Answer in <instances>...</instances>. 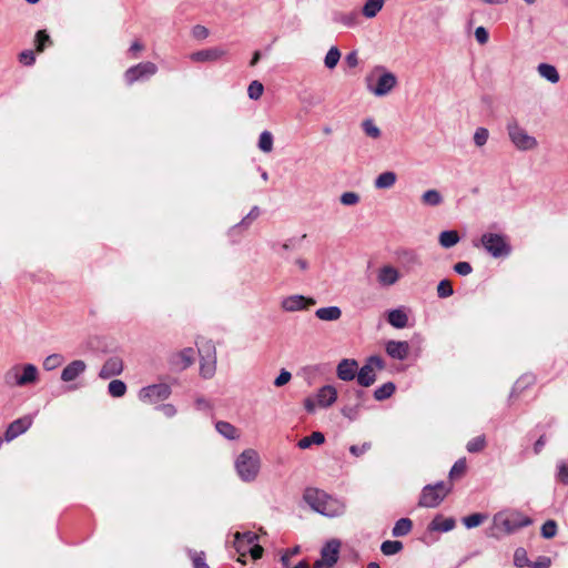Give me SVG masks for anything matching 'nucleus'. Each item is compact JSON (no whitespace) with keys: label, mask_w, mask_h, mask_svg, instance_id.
I'll use <instances>...</instances> for the list:
<instances>
[{"label":"nucleus","mask_w":568,"mask_h":568,"mask_svg":"<svg viewBox=\"0 0 568 568\" xmlns=\"http://www.w3.org/2000/svg\"><path fill=\"white\" fill-rule=\"evenodd\" d=\"M304 500L314 511L326 517H337L345 511V504L342 500L316 488H307Z\"/></svg>","instance_id":"1"},{"label":"nucleus","mask_w":568,"mask_h":568,"mask_svg":"<svg viewBox=\"0 0 568 568\" xmlns=\"http://www.w3.org/2000/svg\"><path fill=\"white\" fill-rule=\"evenodd\" d=\"M234 469L241 481L251 484L257 480L262 469V458L254 448L242 450L234 459Z\"/></svg>","instance_id":"2"},{"label":"nucleus","mask_w":568,"mask_h":568,"mask_svg":"<svg viewBox=\"0 0 568 568\" xmlns=\"http://www.w3.org/2000/svg\"><path fill=\"white\" fill-rule=\"evenodd\" d=\"M3 379L9 386L33 385L39 381V369L34 364H17L4 373Z\"/></svg>","instance_id":"3"},{"label":"nucleus","mask_w":568,"mask_h":568,"mask_svg":"<svg viewBox=\"0 0 568 568\" xmlns=\"http://www.w3.org/2000/svg\"><path fill=\"white\" fill-rule=\"evenodd\" d=\"M367 90L376 97L387 95L396 85L394 73L386 71L384 67H376L373 74L366 78Z\"/></svg>","instance_id":"4"},{"label":"nucleus","mask_w":568,"mask_h":568,"mask_svg":"<svg viewBox=\"0 0 568 568\" xmlns=\"http://www.w3.org/2000/svg\"><path fill=\"white\" fill-rule=\"evenodd\" d=\"M531 519L517 510L500 511L494 516V525L506 534H513L519 528L529 526Z\"/></svg>","instance_id":"5"},{"label":"nucleus","mask_w":568,"mask_h":568,"mask_svg":"<svg viewBox=\"0 0 568 568\" xmlns=\"http://www.w3.org/2000/svg\"><path fill=\"white\" fill-rule=\"evenodd\" d=\"M337 400V389L333 385L322 386L314 396L304 399V408L314 413L316 408H327Z\"/></svg>","instance_id":"6"},{"label":"nucleus","mask_w":568,"mask_h":568,"mask_svg":"<svg viewBox=\"0 0 568 568\" xmlns=\"http://www.w3.org/2000/svg\"><path fill=\"white\" fill-rule=\"evenodd\" d=\"M452 485L443 481L435 485H427L423 488L418 505L420 507L434 508L437 507L450 493Z\"/></svg>","instance_id":"7"},{"label":"nucleus","mask_w":568,"mask_h":568,"mask_svg":"<svg viewBox=\"0 0 568 568\" xmlns=\"http://www.w3.org/2000/svg\"><path fill=\"white\" fill-rule=\"evenodd\" d=\"M483 247L493 256V257H503L510 254V245L507 242V239L497 233H485L480 239Z\"/></svg>","instance_id":"8"},{"label":"nucleus","mask_w":568,"mask_h":568,"mask_svg":"<svg viewBox=\"0 0 568 568\" xmlns=\"http://www.w3.org/2000/svg\"><path fill=\"white\" fill-rule=\"evenodd\" d=\"M172 394L171 386L166 383L151 384L142 387L138 398L144 404H156L168 399Z\"/></svg>","instance_id":"9"},{"label":"nucleus","mask_w":568,"mask_h":568,"mask_svg":"<svg viewBox=\"0 0 568 568\" xmlns=\"http://www.w3.org/2000/svg\"><path fill=\"white\" fill-rule=\"evenodd\" d=\"M158 72V67L151 61L140 62L130 67L124 72V81L128 85L135 82H144L151 79Z\"/></svg>","instance_id":"10"},{"label":"nucleus","mask_w":568,"mask_h":568,"mask_svg":"<svg viewBox=\"0 0 568 568\" xmlns=\"http://www.w3.org/2000/svg\"><path fill=\"white\" fill-rule=\"evenodd\" d=\"M385 368V363L379 356H372L366 364L357 371V382L361 386L368 387L376 381L377 372Z\"/></svg>","instance_id":"11"},{"label":"nucleus","mask_w":568,"mask_h":568,"mask_svg":"<svg viewBox=\"0 0 568 568\" xmlns=\"http://www.w3.org/2000/svg\"><path fill=\"white\" fill-rule=\"evenodd\" d=\"M341 541L338 539L328 540L321 550V559L316 560L314 568H332L338 560Z\"/></svg>","instance_id":"12"},{"label":"nucleus","mask_w":568,"mask_h":568,"mask_svg":"<svg viewBox=\"0 0 568 568\" xmlns=\"http://www.w3.org/2000/svg\"><path fill=\"white\" fill-rule=\"evenodd\" d=\"M315 304L316 301L313 297L302 294L287 295L283 297L280 303L282 311L287 313L305 311Z\"/></svg>","instance_id":"13"},{"label":"nucleus","mask_w":568,"mask_h":568,"mask_svg":"<svg viewBox=\"0 0 568 568\" xmlns=\"http://www.w3.org/2000/svg\"><path fill=\"white\" fill-rule=\"evenodd\" d=\"M33 424V418L30 415L20 417L10 423L4 432V440L10 443L18 436L24 434Z\"/></svg>","instance_id":"14"},{"label":"nucleus","mask_w":568,"mask_h":568,"mask_svg":"<svg viewBox=\"0 0 568 568\" xmlns=\"http://www.w3.org/2000/svg\"><path fill=\"white\" fill-rule=\"evenodd\" d=\"M227 54V50L222 47H213L195 51L190 54L193 62H215Z\"/></svg>","instance_id":"15"},{"label":"nucleus","mask_w":568,"mask_h":568,"mask_svg":"<svg viewBox=\"0 0 568 568\" xmlns=\"http://www.w3.org/2000/svg\"><path fill=\"white\" fill-rule=\"evenodd\" d=\"M385 351L393 359L404 361L408 357L410 346L406 341H388L385 345Z\"/></svg>","instance_id":"16"},{"label":"nucleus","mask_w":568,"mask_h":568,"mask_svg":"<svg viewBox=\"0 0 568 568\" xmlns=\"http://www.w3.org/2000/svg\"><path fill=\"white\" fill-rule=\"evenodd\" d=\"M358 363L352 358L342 359L337 367L336 374L341 381L349 382L357 376Z\"/></svg>","instance_id":"17"},{"label":"nucleus","mask_w":568,"mask_h":568,"mask_svg":"<svg viewBox=\"0 0 568 568\" xmlns=\"http://www.w3.org/2000/svg\"><path fill=\"white\" fill-rule=\"evenodd\" d=\"M87 369V364L82 359H74L70 362L61 372V381L70 383L81 376Z\"/></svg>","instance_id":"18"},{"label":"nucleus","mask_w":568,"mask_h":568,"mask_svg":"<svg viewBox=\"0 0 568 568\" xmlns=\"http://www.w3.org/2000/svg\"><path fill=\"white\" fill-rule=\"evenodd\" d=\"M123 361L120 357H110L102 365L99 376L103 379H108L120 375L123 372Z\"/></svg>","instance_id":"19"},{"label":"nucleus","mask_w":568,"mask_h":568,"mask_svg":"<svg viewBox=\"0 0 568 568\" xmlns=\"http://www.w3.org/2000/svg\"><path fill=\"white\" fill-rule=\"evenodd\" d=\"M399 280V272L392 265H384L377 272V282L382 286H392Z\"/></svg>","instance_id":"20"},{"label":"nucleus","mask_w":568,"mask_h":568,"mask_svg":"<svg viewBox=\"0 0 568 568\" xmlns=\"http://www.w3.org/2000/svg\"><path fill=\"white\" fill-rule=\"evenodd\" d=\"M194 362V349L191 347L184 348L171 357V363L179 369H185Z\"/></svg>","instance_id":"21"},{"label":"nucleus","mask_w":568,"mask_h":568,"mask_svg":"<svg viewBox=\"0 0 568 568\" xmlns=\"http://www.w3.org/2000/svg\"><path fill=\"white\" fill-rule=\"evenodd\" d=\"M333 22L342 24L345 28H356L359 24V14L357 11L351 12H334L332 17Z\"/></svg>","instance_id":"22"},{"label":"nucleus","mask_w":568,"mask_h":568,"mask_svg":"<svg viewBox=\"0 0 568 568\" xmlns=\"http://www.w3.org/2000/svg\"><path fill=\"white\" fill-rule=\"evenodd\" d=\"M234 547L239 554L242 556L246 555V548L244 547V541L247 545H255V541L257 540V535L252 531L246 532H236L234 535Z\"/></svg>","instance_id":"23"},{"label":"nucleus","mask_w":568,"mask_h":568,"mask_svg":"<svg viewBox=\"0 0 568 568\" xmlns=\"http://www.w3.org/2000/svg\"><path fill=\"white\" fill-rule=\"evenodd\" d=\"M387 321L395 328H404L408 325V315L403 307L395 308L387 313Z\"/></svg>","instance_id":"24"},{"label":"nucleus","mask_w":568,"mask_h":568,"mask_svg":"<svg viewBox=\"0 0 568 568\" xmlns=\"http://www.w3.org/2000/svg\"><path fill=\"white\" fill-rule=\"evenodd\" d=\"M509 139L511 142H536L521 129L516 121H511L507 125Z\"/></svg>","instance_id":"25"},{"label":"nucleus","mask_w":568,"mask_h":568,"mask_svg":"<svg viewBox=\"0 0 568 568\" xmlns=\"http://www.w3.org/2000/svg\"><path fill=\"white\" fill-rule=\"evenodd\" d=\"M454 527H455V520L453 518H446L442 515H437L430 521L428 529L430 531L447 532V531H450Z\"/></svg>","instance_id":"26"},{"label":"nucleus","mask_w":568,"mask_h":568,"mask_svg":"<svg viewBox=\"0 0 568 568\" xmlns=\"http://www.w3.org/2000/svg\"><path fill=\"white\" fill-rule=\"evenodd\" d=\"M315 316L324 322H335L342 316V310L338 306H327L317 308Z\"/></svg>","instance_id":"27"},{"label":"nucleus","mask_w":568,"mask_h":568,"mask_svg":"<svg viewBox=\"0 0 568 568\" xmlns=\"http://www.w3.org/2000/svg\"><path fill=\"white\" fill-rule=\"evenodd\" d=\"M397 175L392 171L381 173L374 181V186L377 190H387L395 185Z\"/></svg>","instance_id":"28"},{"label":"nucleus","mask_w":568,"mask_h":568,"mask_svg":"<svg viewBox=\"0 0 568 568\" xmlns=\"http://www.w3.org/2000/svg\"><path fill=\"white\" fill-rule=\"evenodd\" d=\"M207 347V361L201 364V373L204 377L209 378L213 376L215 372V357H214V346L211 342L206 343Z\"/></svg>","instance_id":"29"},{"label":"nucleus","mask_w":568,"mask_h":568,"mask_svg":"<svg viewBox=\"0 0 568 568\" xmlns=\"http://www.w3.org/2000/svg\"><path fill=\"white\" fill-rule=\"evenodd\" d=\"M537 71L541 78L546 79L547 81H549L552 84L558 83L560 80L559 73L552 64L540 63L537 67Z\"/></svg>","instance_id":"30"},{"label":"nucleus","mask_w":568,"mask_h":568,"mask_svg":"<svg viewBox=\"0 0 568 568\" xmlns=\"http://www.w3.org/2000/svg\"><path fill=\"white\" fill-rule=\"evenodd\" d=\"M215 428L226 439L235 440L240 438V430L227 422H217Z\"/></svg>","instance_id":"31"},{"label":"nucleus","mask_w":568,"mask_h":568,"mask_svg":"<svg viewBox=\"0 0 568 568\" xmlns=\"http://www.w3.org/2000/svg\"><path fill=\"white\" fill-rule=\"evenodd\" d=\"M384 6V0H366L363 6L362 13L364 17L372 19L377 16Z\"/></svg>","instance_id":"32"},{"label":"nucleus","mask_w":568,"mask_h":568,"mask_svg":"<svg viewBox=\"0 0 568 568\" xmlns=\"http://www.w3.org/2000/svg\"><path fill=\"white\" fill-rule=\"evenodd\" d=\"M413 527V523L408 518H400L396 521V524L393 527L392 534L394 537H402L406 536L410 532Z\"/></svg>","instance_id":"33"},{"label":"nucleus","mask_w":568,"mask_h":568,"mask_svg":"<svg viewBox=\"0 0 568 568\" xmlns=\"http://www.w3.org/2000/svg\"><path fill=\"white\" fill-rule=\"evenodd\" d=\"M325 442V437L321 432H314L310 436H306L298 440L297 446L301 449L310 448L313 444L321 445Z\"/></svg>","instance_id":"34"},{"label":"nucleus","mask_w":568,"mask_h":568,"mask_svg":"<svg viewBox=\"0 0 568 568\" xmlns=\"http://www.w3.org/2000/svg\"><path fill=\"white\" fill-rule=\"evenodd\" d=\"M422 202L424 205H427V206H437V205L442 204L443 196L435 189L427 190L422 194Z\"/></svg>","instance_id":"35"},{"label":"nucleus","mask_w":568,"mask_h":568,"mask_svg":"<svg viewBox=\"0 0 568 568\" xmlns=\"http://www.w3.org/2000/svg\"><path fill=\"white\" fill-rule=\"evenodd\" d=\"M439 244L449 248L456 245L459 242V235L456 231H444L439 234Z\"/></svg>","instance_id":"36"},{"label":"nucleus","mask_w":568,"mask_h":568,"mask_svg":"<svg viewBox=\"0 0 568 568\" xmlns=\"http://www.w3.org/2000/svg\"><path fill=\"white\" fill-rule=\"evenodd\" d=\"M395 389V384L392 382H387L375 389L374 398L376 400H384L386 398H389L394 394Z\"/></svg>","instance_id":"37"},{"label":"nucleus","mask_w":568,"mask_h":568,"mask_svg":"<svg viewBox=\"0 0 568 568\" xmlns=\"http://www.w3.org/2000/svg\"><path fill=\"white\" fill-rule=\"evenodd\" d=\"M64 362V357L61 355V354H58V353H53V354H50L48 355L44 359H43V368L48 372H51L58 367H60Z\"/></svg>","instance_id":"38"},{"label":"nucleus","mask_w":568,"mask_h":568,"mask_svg":"<svg viewBox=\"0 0 568 568\" xmlns=\"http://www.w3.org/2000/svg\"><path fill=\"white\" fill-rule=\"evenodd\" d=\"M403 549V542L398 540H386L381 546V551L385 556H393L400 552Z\"/></svg>","instance_id":"39"},{"label":"nucleus","mask_w":568,"mask_h":568,"mask_svg":"<svg viewBox=\"0 0 568 568\" xmlns=\"http://www.w3.org/2000/svg\"><path fill=\"white\" fill-rule=\"evenodd\" d=\"M339 59H341V51H339V49L337 47H332L327 51V53H326V55L324 58V64H325V67L327 69L332 70V69H334L337 65Z\"/></svg>","instance_id":"40"},{"label":"nucleus","mask_w":568,"mask_h":568,"mask_svg":"<svg viewBox=\"0 0 568 568\" xmlns=\"http://www.w3.org/2000/svg\"><path fill=\"white\" fill-rule=\"evenodd\" d=\"M108 390L112 397H122L126 393V385L120 379H113L109 383Z\"/></svg>","instance_id":"41"},{"label":"nucleus","mask_w":568,"mask_h":568,"mask_svg":"<svg viewBox=\"0 0 568 568\" xmlns=\"http://www.w3.org/2000/svg\"><path fill=\"white\" fill-rule=\"evenodd\" d=\"M34 42L37 51L42 52L45 49V47L51 44V39L49 34L45 32V30H39L36 33Z\"/></svg>","instance_id":"42"},{"label":"nucleus","mask_w":568,"mask_h":568,"mask_svg":"<svg viewBox=\"0 0 568 568\" xmlns=\"http://www.w3.org/2000/svg\"><path fill=\"white\" fill-rule=\"evenodd\" d=\"M486 518L487 517L483 514H471L463 518V524L465 525L466 528L470 529L481 525Z\"/></svg>","instance_id":"43"},{"label":"nucleus","mask_w":568,"mask_h":568,"mask_svg":"<svg viewBox=\"0 0 568 568\" xmlns=\"http://www.w3.org/2000/svg\"><path fill=\"white\" fill-rule=\"evenodd\" d=\"M362 126L368 138L374 139V140L379 138L381 131L376 126V124L374 123L373 120H371V119L365 120L363 122Z\"/></svg>","instance_id":"44"},{"label":"nucleus","mask_w":568,"mask_h":568,"mask_svg":"<svg viewBox=\"0 0 568 568\" xmlns=\"http://www.w3.org/2000/svg\"><path fill=\"white\" fill-rule=\"evenodd\" d=\"M263 84L258 81H252L247 88V95L252 100H257L263 94Z\"/></svg>","instance_id":"45"},{"label":"nucleus","mask_w":568,"mask_h":568,"mask_svg":"<svg viewBox=\"0 0 568 568\" xmlns=\"http://www.w3.org/2000/svg\"><path fill=\"white\" fill-rule=\"evenodd\" d=\"M454 293L452 283L448 280H443L437 285V294L439 297L445 298L452 296Z\"/></svg>","instance_id":"46"},{"label":"nucleus","mask_w":568,"mask_h":568,"mask_svg":"<svg viewBox=\"0 0 568 568\" xmlns=\"http://www.w3.org/2000/svg\"><path fill=\"white\" fill-rule=\"evenodd\" d=\"M557 534V524L556 521L554 520H547L542 526H541V536L544 538H552L555 537Z\"/></svg>","instance_id":"47"},{"label":"nucleus","mask_w":568,"mask_h":568,"mask_svg":"<svg viewBox=\"0 0 568 568\" xmlns=\"http://www.w3.org/2000/svg\"><path fill=\"white\" fill-rule=\"evenodd\" d=\"M486 440L484 436L473 438L467 444V450L469 453L480 452L485 447Z\"/></svg>","instance_id":"48"},{"label":"nucleus","mask_w":568,"mask_h":568,"mask_svg":"<svg viewBox=\"0 0 568 568\" xmlns=\"http://www.w3.org/2000/svg\"><path fill=\"white\" fill-rule=\"evenodd\" d=\"M466 470V459L460 458L458 459L449 471L450 478L463 476Z\"/></svg>","instance_id":"49"},{"label":"nucleus","mask_w":568,"mask_h":568,"mask_svg":"<svg viewBox=\"0 0 568 568\" xmlns=\"http://www.w3.org/2000/svg\"><path fill=\"white\" fill-rule=\"evenodd\" d=\"M339 200L343 205L351 206L359 202V195L355 192H344Z\"/></svg>","instance_id":"50"},{"label":"nucleus","mask_w":568,"mask_h":568,"mask_svg":"<svg viewBox=\"0 0 568 568\" xmlns=\"http://www.w3.org/2000/svg\"><path fill=\"white\" fill-rule=\"evenodd\" d=\"M191 33L196 40H204L210 36V30L202 24H196L192 28Z\"/></svg>","instance_id":"51"},{"label":"nucleus","mask_w":568,"mask_h":568,"mask_svg":"<svg viewBox=\"0 0 568 568\" xmlns=\"http://www.w3.org/2000/svg\"><path fill=\"white\" fill-rule=\"evenodd\" d=\"M19 62L24 65H32L36 62V55L32 50H24L19 54Z\"/></svg>","instance_id":"52"},{"label":"nucleus","mask_w":568,"mask_h":568,"mask_svg":"<svg viewBox=\"0 0 568 568\" xmlns=\"http://www.w3.org/2000/svg\"><path fill=\"white\" fill-rule=\"evenodd\" d=\"M292 379V374L286 369H281L278 376L274 379V385L276 387H282L286 385Z\"/></svg>","instance_id":"53"},{"label":"nucleus","mask_w":568,"mask_h":568,"mask_svg":"<svg viewBox=\"0 0 568 568\" xmlns=\"http://www.w3.org/2000/svg\"><path fill=\"white\" fill-rule=\"evenodd\" d=\"M515 565L518 566V567H524L527 565L528 562V559H527V555H526V550L523 549V548H518L516 551H515Z\"/></svg>","instance_id":"54"},{"label":"nucleus","mask_w":568,"mask_h":568,"mask_svg":"<svg viewBox=\"0 0 568 568\" xmlns=\"http://www.w3.org/2000/svg\"><path fill=\"white\" fill-rule=\"evenodd\" d=\"M454 271L459 275H468L471 273L473 268L468 262H458L454 265Z\"/></svg>","instance_id":"55"},{"label":"nucleus","mask_w":568,"mask_h":568,"mask_svg":"<svg viewBox=\"0 0 568 568\" xmlns=\"http://www.w3.org/2000/svg\"><path fill=\"white\" fill-rule=\"evenodd\" d=\"M194 568H210L204 560V552H192Z\"/></svg>","instance_id":"56"},{"label":"nucleus","mask_w":568,"mask_h":568,"mask_svg":"<svg viewBox=\"0 0 568 568\" xmlns=\"http://www.w3.org/2000/svg\"><path fill=\"white\" fill-rule=\"evenodd\" d=\"M158 409L161 410L166 418H172L178 413L176 407L173 404H162L158 406Z\"/></svg>","instance_id":"57"},{"label":"nucleus","mask_w":568,"mask_h":568,"mask_svg":"<svg viewBox=\"0 0 568 568\" xmlns=\"http://www.w3.org/2000/svg\"><path fill=\"white\" fill-rule=\"evenodd\" d=\"M475 38L478 43L485 44L489 38L488 31L484 27H477L475 30Z\"/></svg>","instance_id":"58"},{"label":"nucleus","mask_w":568,"mask_h":568,"mask_svg":"<svg viewBox=\"0 0 568 568\" xmlns=\"http://www.w3.org/2000/svg\"><path fill=\"white\" fill-rule=\"evenodd\" d=\"M489 138V132L486 128H477L474 133V142H486Z\"/></svg>","instance_id":"59"},{"label":"nucleus","mask_w":568,"mask_h":568,"mask_svg":"<svg viewBox=\"0 0 568 568\" xmlns=\"http://www.w3.org/2000/svg\"><path fill=\"white\" fill-rule=\"evenodd\" d=\"M369 448H371V444H369V443H364V444H363V445H361V446H357V445H353V446H351L349 452H351L354 456H361V455H363L364 453H366Z\"/></svg>","instance_id":"60"},{"label":"nucleus","mask_w":568,"mask_h":568,"mask_svg":"<svg viewBox=\"0 0 568 568\" xmlns=\"http://www.w3.org/2000/svg\"><path fill=\"white\" fill-rule=\"evenodd\" d=\"M300 552V547L296 546L290 550H287L285 554L282 555V562L284 566H288V562H290V558L297 555Z\"/></svg>","instance_id":"61"},{"label":"nucleus","mask_w":568,"mask_h":568,"mask_svg":"<svg viewBox=\"0 0 568 568\" xmlns=\"http://www.w3.org/2000/svg\"><path fill=\"white\" fill-rule=\"evenodd\" d=\"M345 60H346V63L348 64L349 68H355L358 64V57H357V53L355 51L349 52L346 55Z\"/></svg>","instance_id":"62"},{"label":"nucleus","mask_w":568,"mask_h":568,"mask_svg":"<svg viewBox=\"0 0 568 568\" xmlns=\"http://www.w3.org/2000/svg\"><path fill=\"white\" fill-rule=\"evenodd\" d=\"M251 556L253 559H258L262 557L263 555V548L258 545H253L250 549H248Z\"/></svg>","instance_id":"63"},{"label":"nucleus","mask_w":568,"mask_h":568,"mask_svg":"<svg viewBox=\"0 0 568 568\" xmlns=\"http://www.w3.org/2000/svg\"><path fill=\"white\" fill-rule=\"evenodd\" d=\"M558 476L562 481H568V467L565 464L559 465Z\"/></svg>","instance_id":"64"}]
</instances>
